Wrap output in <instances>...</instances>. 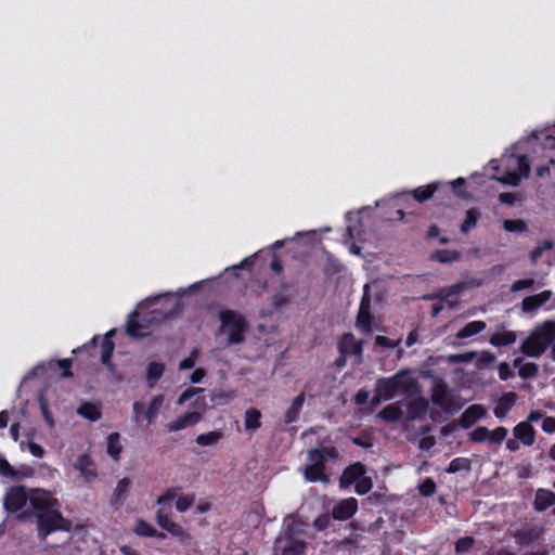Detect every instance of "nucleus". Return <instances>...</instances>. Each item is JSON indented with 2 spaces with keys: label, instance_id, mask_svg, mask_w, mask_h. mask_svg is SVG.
I'll use <instances>...</instances> for the list:
<instances>
[{
  "label": "nucleus",
  "instance_id": "f257e3e1",
  "mask_svg": "<svg viewBox=\"0 0 555 555\" xmlns=\"http://www.w3.org/2000/svg\"><path fill=\"white\" fill-rule=\"evenodd\" d=\"M30 514L37 519V531L41 539L55 531H69L72 521L63 517L60 512L61 504L50 492L31 489ZM29 513H22L21 518L28 517Z\"/></svg>",
  "mask_w": 555,
  "mask_h": 555
},
{
  "label": "nucleus",
  "instance_id": "f03ea898",
  "mask_svg": "<svg viewBox=\"0 0 555 555\" xmlns=\"http://www.w3.org/2000/svg\"><path fill=\"white\" fill-rule=\"evenodd\" d=\"M309 464L305 468V478L309 482L327 483L330 477L326 474V462L335 463L339 459L336 446L330 441L327 444H320L308 451Z\"/></svg>",
  "mask_w": 555,
  "mask_h": 555
},
{
  "label": "nucleus",
  "instance_id": "7ed1b4c3",
  "mask_svg": "<svg viewBox=\"0 0 555 555\" xmlns=\"http://www.w3.org/2000/svg\"><path fill=\"white\" fill-rule=\"evenodd\" d=\"M555 340V321L548 320L537 326L521 343L520 352L527 357L539 358Z\"/></svg>",
  "mask_w": 555,
  "mask_h": 555
},
{
  "label": "nucleus",
  "instance_id": "20e7f679",
  "mask_svg": "<svg viewBox=\"0 0 555 555\" xmlns=\"http://www.w3.org/2000/svg\"><path fill=\"white\" fill-rule=\"evenodd\" d=\"M219 332L227 335V345H238L245 341L249 324L246 318L232 309H222L219 312Z\"/></svg>",
  "mask_w": 555,
  "mask_h": 555
},
{
  "label": "nucleus",
  "instance_id": "39448f33",
  "mask_svg": "<svg viewBox=\"0 0 555 555\" xmlns=\"http://www.w3.org/2000/svg\"><path fill=\"white\" fill-rule=\"evenodd\" d=\"M177 311L170 310L168 312L152 310L146 315L141 317L138 311H133L129 314L126 333L132 338H143L150 334L153 325L160 324L162 322L173 318Z\"/></svg>",
  "mask_w": 555,
  "mask_h": 555
},
{
  "label": "nucleus",
  "instance_id": "423d86ee",
  "mask_svg": "<svg viewBox=\"0 0 555 555\" xmlns=\"http://www.w3.org/2000/svg\"><path fill=\"white\" fill-rule=\"evenodd\" d=\"M416 380L408 370H400L389 377H379L376 380V391L384 397V401L393 399L397 393H411L416 389Z\"/></svg>",
  "mask_w": 555,
  "mask_h": 555
},
{
  "label": "nucleus",
  "instance_id": "0eeeda50",
  "mask_svg": "<svg viewBox=\"0 0 555 555\" xmlns=\"http://www.w3.org/2000/svg\"><path fill=\"white\" fill-rule=\"evenodd\" d=\"M155 519L157 525L176 538L180 545L184 547L196 546V541L191 533L184 527L173 521L166 509L158 508L155 513Z\"/></svg>",
  "mask_w": 555,
  "mask_h": 555
},
{
  "label": "nucleus",
  "instance_id": "6e6552de",
  "mask_svg": "<svg viewBox=\"0 0 555 555\" xmlns=\"http://www.w3.org/2000/svg\"><path fill=\"white\" fill-rule=\"evenodd\" d=\"M31 489L24 486H12L8 489L3 499V506L8 513L14 514L22 511L27 502L30 503Z\"/></svg>",
  "mask_w": 555,
  "mask_h": 555
},
{
  "label": "nucleus",
  "instance_id": "1a4fd4ad",
  "mask_svg": "<svg viewBox=\"0 0 555 555\" xmlns=\"http://www.w3.org/2000/svg\"><path fill=\"white\" fill-rule=\"evenodd\" d=\"M431 402L448 413L453 412L455 409L454 397L450 392L448 384L442 378L436 379L433 384Z\"/></svg>",
  "mask_w": 555,
  "mask_h": 555
},
{
  "label": "nucleus",
  "instance_id": "9d476101",
  "mask_svg": "<svg viewBox=\"0 0 555 555\" xmlns=\"http://www.w3.org/2000/svg\"><path fill=\"white\" fill-rule=\"evenodd\" d=\"M372 324L373 314L371 312V296L364 289L356 319V326L361 332L370 334L372 332Z\"/></svg>",
  "mask_w": 555,
  "mask_h": 555
},
{
  "label": "nucleus",
  "instance_id": "9b49d317",
  "mask_svg": "<svg viewBox=\"0 0 555 555\" xmlns=\"http://www.w3.org/2000/svg\"><path fill=\"white\" fill-rule=\"evenodd\" d=\"M339 353H353L357 364L362 362L363 340H356L352 333L343 334L337 345Z\"/></svg>",
  "mask_w": 555,
  "mask_h": 555
},
{
  "label": "nucleus",
  "instance_id": "f8f14e48",
  "mask_svg": "<svg viewBox=\"0 0 555 555\" xmlns=\"http://www.w3.org/2000/svg\"><path fill=\"white\" fill-rule=\"evenodd\" d=\"M298 295V291L295 285H291L287 282L280 284V289L271 297V304L274 310L280 311L286 307L291 300Z\"/></svg>",
  "mask_w": 555,
  "mask_h": 555
},
{
  "label": "nucleus",
  "instance_id": "ddd939ff",
  "mask_svg": "<svg viewBox=\"0 0 555 555\" xmlns=\"http://www.w3.org/2000/svg\"><path fill=\"white\" fill-rule=\"evenodd\" d=\"M358 511V501L354 498H348L339 501L332 509V517L335 520L345 521L354 516Z\"/></svg>",
  "mask_w": 555,
  "mask_h": 555
},
{
  "label": "nucleus",
  "instance_id": "4468645a",
  "mask_svg": "<svg viewBox=\"0 0 555 555\" xmlns=\"http://www.w3.org/2000/svg\"><path fill=\"white\" fill-rule=\"evenodd\" d=\"M366 474V466L361 462H356L347 466L340 478L339 485L341 488H348L351 485H354L363 475Z\"/></svg>",
  "mask_w": 555,
  "mask_h": 555
},
{
  "label": "nucleus",
  "instance_id": "2eb2a0df",
  "mask_svg": "<svg viewBox=\"0 0 555 555\" xmlns=\"http://www.w3.org/2000/svg\"><path fill=\"white\" fill-rule=\"evenodd\" d=\"M131 490V480L128 477L120 479L109 499L113 508L119 509L126 502Z\"/></svg>",
  "mask_w": 555,
  "mask_h": 555
},
{
  "label": "nucleus",
  "instance_id": "dca6fc26",
  "mask_svg": "<svg viewBox=\"0 0 555 555\" xmlns=\"http://www.w3.org/2000/svg\"><path fill=\"white\" fill-rule=\"evenodd\" d=\"M116 334V330H109L103 337L101 341V362L111 371L115 370V365L112 362L113 352L115 349V344L113 341V337Z\"/></svg>",
  "mask_w": 555,
  "mask_h": 555
},
{
  "label": "nucleus",
  "instance_id": "f3484780",
  "mask_svg": "<svg viewBox=\"0 0 555 555\" xmlns=\"http://www.w3.org/2000/svg\"><path fill=\"white\" fill-rule=\"evenodd\" d=\"M487 414V410L481 404L469 405L460 416L459 423L462 428L472 427L477 421Z\"/></svg>",
  "mask_w": 555,
  "mask_h": 555
},
{
  "label": "nucleus",
  "instance_id": "a211bd4d",
  "mask_svg": "<svg viewBox=\"0 0 555 555\" xmlns=\"http://www.w3.org/2000/svg\"><path fill=\"white\" fill-rule=\"evenodd\" d=\"M518 396L514 391H508L503 393L496 401V404L493 409V414L496 418H504L512 408L515 405Z\"/></svg>",
  "mask_w": 555,
  "mask_h": 555
},
{
  "label": "nucleus",
  "instance_id": "6ab92c4d",
  "mask_svg": "<svg viewBox=\"0 0 555 555\" xmlns=\"http://www.w3.org/2000/svg\"><path fill=\"white\" fill-rule=\"evenodd\" d=\"M202 420V412L192 411L186 412L183 415L179 416L176 421L167 424V429L169 431H179L186 427L193 426L197 424Z\"/></svg>",
  "mask_w": 555,
  "mask_h": 555
},
{
  "label": "nucleus",
  "instance_id": "aec40b11",
  "mask_svg": "<svg viewBox=\"0 0 555 555\" xmlns=\"http://www.w3.org/2000/svg\"><path fill=\"white\" fill-rule=\"evenodd\" d=\"M551 297V291H543L537 295L527 296L522 299L521 308L524 312H532L548 301Z\"/></svg>",
  "mask_w": 555,
  "mask_h": 555
},
{
  "label": "nucleus",
  "instance_id": "412c9836",
  "mask_svg": "<svg viewBox=\"0 0 555 555\" xmlns=\"http://www.w3.org/2000/svg\"><path fill=\"white\" fill-rule=\"evenodd\" d=\"M428 408L429 402L424 397H418L414 400H411L408 404V420L414 421L424 417L428 412Z\"/></svg>",
  "mask_w": 555,
  "mask_h": 555
},
{
  "label": "nucleus",
  "instance_id": "4be33fe9",
  "mask_svg": "<svg viewBox=\"0 0 555 555\" xmlns=\"http://www.w3.org/2000/svg\"><path fill=\"white\" fill-rule=\"evenodd\" d=\"M514 436L525 446H532L535 440V430L528 422L518 423L513 429Z\"/></svg>",
  "mask_w": 555,
  "mask_h": 555
},
{
  "label": "nucleus",
  "instance_id": "5701e85b",
  "mask_svg": "<svg viewBox=\"0 0 555 555\" xmlns=\"http://www.w3.org/2000/svg\"><path fill=\"white\" fill-rule=\"evenodd\" d=\"M74 467L80 472V474L89 479V478H95L96 477V468L93 460L91 456L87 453L80 454L75 464Z\"/></svg>",
  "mask_w": 555,
  "mask_h": 555
},
{
  "label": "nucleus",
  "instance_id": "b1692460",
  "mask_svg": "<svg viewBox=\"0 0 555 555\" xmlns=\"http://www.w3.org/2000/svg\"><path fill=\"white\" fill-rule=\"evenodd\" d=\"M133 532L139 537L156 538L159 540L166 539V534L164 532L156 530L151 524L142 518L137 519Z\"/></svg>",
  "mask_w": 555,
  "mask_h": 555
},
{
  "label": "nucleus",
  "instance_id": "393cba45",
  "mask_svg": "<svg viewBox=\"0 0 555 555\" xmlns=\"http://www.w3.org/2000/svg\"><path fill=\"white\" fill-rule=\"evenodd\" d=\"M77 414L90 422H96L102 417L101 404L85 401L78 406Z\"/></svg>",
  "mask_w": 555,
  "mask_h": 555
},
{
  "label": "nucleus",
  "instance_id": "a878e982",
  "mask_svg": "<svg viewBox=\"0 0 555 555\" xmlns=\"http://www.w3.org/2000/svg\"><path fill=\"white\" fill-rule=\"evenodd\" d=\"M513 366L518 369V375L522 379H532L539 374V365L537 363L524 362L521 358L514 359Z\"/></svg>",
  "mask_w": 555,
  "mask_h": 555
},
{
  "label": "nucleus",
  "instance_id": "bb28decb",
  "mask_svg": "<svg viewBox=\"0 0 555 555\" xmlns=\"http://www.w3.org/2000/svg\"><path fill=\"white\" fill-rule=\"evenodd\" d=\"M282 555H304L307 548V542L297 538H283Z\"/></svg>",
  "mask_w": 555,
  "mask_h": 555
},
{
  "label": "nucleus",
  "instance_id": "cd10ccee",
  "mask_svg": "<svg viewBox=\"0 0 555 555\" xmlns=\"http://www.w3.org/2000/svg\"><path fill=\"white\" fill-rule=\"evenodd\" d=\"M305 393L301 392L297 397L294 398L292 401L291 406L287 409V411L284 414V423L285 424H292L299 420L304 403H305Z\"/></svg>",
  "mask_w": 555,
  "mask_h": 555
},
{
  "label": "nucleus",
  "instance_id": "c85d7f7f",
  "mask_svg": "<svg viewBox=\"0 0 555 555\" xmlns=\"http://www.w3.org/2000/svg\"><path fill=\"white\" fill-rule=\"evenodd\" d=\"M555 504V493L547 489H539L535 493L533 506L538 512H543Z\"/></svg>",
  "mask_w": 555,
  "mask_h": 555
},
{
  "label": "nucleus",
  "instance_id": "c756f323",
  "mask_svg": "<svg viewBox=\"0 0 555 555\" xmlns=\"http://www.w3.org/2000/svg\"><path fill=\"white\" fill-rule=\"evenodd\" d=\"M403 416V412L399 403L387 404L378 412V417L386 423H396Z\"/></svg>",
  "mask_w": 555,
  "mask_h": 555
},
{
  "label": "nucleus",
  "instance_id": "7c9ffc66",
  "mask_svg": "<svg viewBox=\"0 0 555 555\" xmlns=\"http://www.w3.org/2000/svg\"><path fill=\"white\" fill-rule=\"evenodd\" d=\"M120 438V434L117 431L111 433L106 438V453L115 461L120 459L122 452Z\"/></svg>",
  "mask_w": 555,
  "mask_h": 555
},
{
  "label": "nucleus",
  "instance_id": "2f4dec72",
  "mask_svg": "<svg viewBox=\"0 0 555 555\" xmlns=\"http://www.w3.org/2000/svg\"><path fill=\"white\" fill-rule=\"evenodd\" d=\"M262 414L258 409L250 408L245 411L244 414V426L248 431H256L261 427Z\"/></svg>",
  "mask_w": 555,
  "mask_h": 555
},
{
  "label": "nucleus",
  "instance_id": "473e14b6",
  "mask_svg": "<svg viewBox=\"0 0 555 555\" xmlns=\"http://www.w3.org/2000/svg\"><path fill=\"white\" fill-rule=\"evenodd\" d=\"M516 333L513 331H503L490 336L489 343L494 347H505L516 341Z\"/></svg>",
  "mask_w": 555,
  "mask_h": 555
},
{
  "label": "nucleus",
  "instance_id": "72a5a7b5",
  "mask_svg": "<svg viewBox=\"0 0 555 555\" xmlns=\"http://www.w3.org/2000/svg\"><path fill=\"white\" fill-rule=\"evenodd\" d=\"M483 321H472L465 324L456 334V338L466 339L481 333L486 328Z\"/></svg>",
  "mask_w": 555,
  "mask_h": 555
},
{
  "label": "nucleus",
  "instance_id": "f704fd0d",
  "mask_svg": "<svg viewBox=\"0 0 555 555\" xmlns=\"http://www.w3.org/2000/svg\"><path fill=\"white\" fill-rule=\"evenodd\" d=\"M480 216L481 214L478 208L473 207L467 209L465 212V219L460 227L461 232L467 234L473 229H475L478 223V220L480 219Z\"/></svg>",
  "mask_w": 555,
  "mask_h": 555
},
{
  "label": "nucleus",
  "instance_id": "c9c22d12",
  "mask_svg": "<svg viewBox=\"0 0 555 555\" xmlns=\"http://www.w3.org/2000/svg\"><path fill=\"white\" fill-rule=\"evenodd\" d=\"M439 182H431L425 186L416 188L412 191V195L418 203H424L433 197L438 190Z\"/></svg>",
  "mask_w": 555,
  "mask_h": 555
},
{
  "label": "nucleus",
  "instance_id": "e433bc0d",
  "mask_svg": "<svg viewBox=\"0 0 555 555\" xmlns=\"http://www.w3.org/2000/svg\"><path fill=\"white\" fill-rule=\"evenodd\" d=\"M165 372V365L160 362L153 361L149 363L146 369V379L150 387H153L159 380Z\"/></svg>",
  "mask_w": 555,
  "mask_h": 555
},
{
  "label": "nucleus",
  "instance_id": "4c0bfd02",
  "mask_svg": "<svg viewBox=\"0 0 555 555\" xmlns=\"http://www.w3.org/2000/svg\"><path fill=\"white\" fill-rule=\"evenodd\" d=\"M181 490V487H171L165 490L164 493L158 496L156 504L159 506V508H164L169 513V509L171 508V502L176 499Z\"/></svg>",
  "mask_w": 555,
  "mask_h": 555
},
{
  "label": "nucleus",
  "instance_id": "58836bf2",
  "mask_svg": "<svg viewBox=\"0 0 555 555\" xmlns=\"http://www.w3.org/2000/svg\"><path fill=\"white\" fill-rule=\"evenodd\" d=\"M163 402H164L163 395H157L151 400V402L149 403L147 409L145 411V414H144V418L147 421V424H152L155 421V418L163 405Z\"/></svg>",
  "mask_w": 555,
  "mask_h": 555
},
{
  "label": "nucleus",
  "instance_id": "ea45409f",
  "mask_svg": "<svg viewBox=\"0 0 555 555\" xmlns=\"http://www.w3.org/2000/svg\"><path fill=\"white\" fill-rule=\"evenodd\" d=\"M222 437L223 433L221 430H212L198 435L195 441L201 447L216 446Z\"/></svg>",
  "mask_w": 555,
  "mask_h": 555
},
{
  "label": "nucleus",
  "instance_id": "a19ab883",
  "mask_svg": "<svg viewBox=\"0 0 555 555\" xmlns=\"http://www.w3.org/2000/svg\"><path fill=\"white\" fill-rule=\"evenodd\" d=\"M460 258V253L449 249H437L431 254V259L440 263H450Z\"/></svg>",
  "mask_w": 555,
  "mask_h": 555
},
{
  "label": "nucleus",
  "instance_id": "79ce46f5",
  "mask_svg": "<svg viewBox=\"0 0 555 555\" xmlns=\"http://www.w3.org/2000/svg\"><path fill=\"white\" fill-rule=\"evenodd\" d=\"M472 466V461L467 457H455L453 459L448 467L446 468V472L448 474H455L462 470H469Z\"/></svg>",
  "mask_w": 555,
  "mask_h": 555
},
{
  "label": "nucleus",
  "instance_id": "37998d69",
  "mask_svg": "<svg viewBox=\"0 0 555 555\" xmlns=\"http://www.w3.org/2000/svg\"><path fill=\"white\" fill-rule=\"evenodd\" d=\"M466 288V284L463 282L455 283L449 287L441 288L436 296L433 298H439L440 300H446L451 296H456L461 294Z\"/></svg>",
  "mask_w": 555,
  "mask_h": 555
},
{
  "label": "nucleus",
  "instance_id": "c03bdc74",
  "mask_svg": "<svg viewBox=\"0 0 555 555\" xmlns=\"http://www.w3.org/2000/svg\"><path fill=\"white\" fill-rule=\"evenodd\" d=\"M503 228L507 232L522 233V232L527 231V224L521 219L504 220Z\"/></svg>",
  "mask_w": 555,
  "mask_h": 555
},
{
  "label": "nucleus",
  "instance_id": "a18cd8bd",
  "mask_svg": "<svg viewBox=\"0 0 555 555\" xmlns=\"http://www.w3.org/2000/svg\"><path fill=\"white\" fill-rule=\"evenodd\" d=\"M450 184H451L453 193L457 197L463 198V199H467L469 197V194L466 191L465 178L460 177V178L455 179L454 181H452Z\"/></svg>",
  "mask_w": 555,
  "mask_h": 555
},
{
  "label": "nucleus",
  "instance_id": "49530a36",
  "mask_svg": "<svg viewBox=\"0 0 555 555\" xmlns=\"http://www.w3.org/2000/svg\"><path fill=\"white\" fill-rule=\"evenodd\" d=\"M553 243L551 241H543L539 243L531 251H530V260L532 263H537V261L541 258L545 250L553 248Z\"/></svg>",
  "mask_w": 555,
  "mask_h": 555
},
{
  "label": "nucleus",
  "instance_id": "de8ad7c7",
  "mask_svg": "<svg viewBox=\"0 0 555 555\" xmlns=\"http://www.w3.org/2000/svg\"><path fill=\"white\" fill-rule=\"evenodd\" d=\"M437 486L433 478H425L418 486V492L423 496H431L436 492Z\"/></svg>",
  "mask_w": 555,
  "mask_h": 555
},
{
  "label": "nucleus",
  "instance_id": "09e8293b",
  "mask_svg": "<svg viewBox=\"0 0 555 555\" xmlns=\"http://www.w3.org/2000/svg\"><path fill=\"white\" fill-rule=\"evenodd\" d=\"M490 430L487 427L479 426L469 434V440L476 443L485 442L489 440Z\"/></svg>",
  "mask_w": 555,
  "mask_h": 555
},
{
  "label": "nucleus",
  "instance_id": "8fccbe9b",
  "mask_svg": "<svg viewBox=\"0 0 555 555\" xmlns=\"http://www.w3.org/2000/svg\"><path fill=\"white\" fill-rule=\"evenodd\" d=\"M195 502V495L194 494H186L179 496L176 501V509L179 513L186 512Z\"/></svg>",
  "mask_w": 555,
  "mask_h": 555
},
{
  "label": "nucleus",
  "instance_id": "3c124183",
  "mask_svg": "<svg viewBox=\"0 0 555 555\" xmlns=\"http://www.w3.org/2000/svg\"><path fill=\"white\" fill-rule=\"evenodd\" d=\"M372 488H373V481L370 477H366L365 475H363V477H361V479H359L354 483V490L359 495L366 494L367 492L371 491Z\"/></svg>",
  "mask_w": 555,
  "mask_h": 555
},
{
  "label": "nucleus",
  "instance_id": "603ef678",
  "mask_svg": "<svg viewBox=\"0 0 555 555\" xmlns=\"http://www.w3.org/2000/svg\"><path fill=\"white\" fill-rule=\"evenodd\" d=\"M475 544L473 537H462L455 542V552L459 554L468 552Z\"/></svg>",
  "mask_w": 555,
  "mask_h": 555
},
{
  "label": "nucleus",
  "instance_id": "864d4df0",
  "mask_svg": "<svg viewBox=\"0 0 555 555\" xmlns=\"http://www.w3.org/2000/svg\"><path fill=\"white\" fill-rule=\"evenodd\" d=\"M514 537L520 546L529 545L534 539L533 530H517Z\"/></svg>",
  "mask_w": 555,
  "mask_h": 555
},
{
  "label": "nucleus",
  "instance_id": "5fc2aeb1",
  "mask_svg": "<svg viewBox=\"0 0 555 555\" xmlns=\"http://www.w3.org/2000/svg\"><path fill=\"white\" fill-rule=\"evenodd\" d=\"M283 534L284 538H297L305 534V529L301 524L293 521L285 527Z\"/></svg>",
  "mask_w": 555,
  "mask_h": 555
},
{
  "label": "nucleus",
  "instance_id": "6e6d98bb",
  "mask_svg": "<svg viewBox=\"0 0 555 555\" xmlns=\"http://www.w3.org/2000/svg\"><path fill=\"white\" fill-rule=\"evenodd\" d=\"M15 468L7 461L5 457L0 455V475L7 478L15 479Z\"/></svg>",
  "mask_w": 555,
  "mask_h": 555
},
{
  "label": "nucleus",
  "instance_id": "4d7b16f0",
  "mask_svg": "<svg viewBox=\"0 0 555 555\" xmlns=\"http://www.w3.org/2000/svg\"><path fill=\"white\" fill-rule=\"evenodd\" d=\"M507 433L508 431L505 427L499 426L490 431L489 441L495 444H501L505 440Z\"/></svg>",
  "mask_w": 555,
  "mask_h": 555
},
{
  "label": "nucleus",
  "instance_id": "13d9d810",
  "mask_svg": "<svg viewBox=\"0 0 555 555\" xmlns=\"http://www.w3.org/2000/svg\"><path fill=\"white\" fill-rule=\"evenodd\" d=\"M331 518H332V514H327V513H323L321 515H319L314 521H313V527L318 530V531H323L325 530L330 524H331Z\"/></svg>",
  "mask_w": 555,
  "mask_h": 555
},
{
  "label": "nucleus",
  "instance_id": "bf43d9fd",
  "mask_svg": "<svg viewBox=\"0 0 555 555\" xmlns=\"http://www.w3.org/2000/svg\"><path fill=\"white\" fill-rule=\"evenodd\" d=\"M534 285L533 279H522L515 281L512 286L511 291L513 293L520 292L522 289L531 288Z\"/></svg>",
  "mask_w": 555,
  "mask_h": 555
},
{
  "label": "nucleus",
  "instance_id": "052dcab7",
  "mask_svg": "<svg viewBox=\"0 0 555 555\" xmlns=\"http://www.w3.org/2000/svg\"><path fill=\"white\" fill-rule=\"evenodd\" d=\"M374 343L378 347L390 349L396 348L399 345L400 340L395 341L386 336L377 335L374 338Z\"/></svg>",
  "mask_w": 555,
  "mask_h": 555
},
{
  "label": "nucleus",
  "instance_id": "680f3d73",
  "mask_svg": "<svg viewBox=\"0 0 555 555\" xmlns=\"http://www.w3.org/2000/svg\"><path fill=\"white\" fill-rule=\"evenodd\" d=\"M59 367L62 370V377L69 378L73 376V373L70 371L73 365V360L69 358L61 359L57 361Z\"/></svg>",
  "mask_w": 555,
  "mask_h": 555
},
{
  "label": "nucleus",
  "instance_id": "e2e57ef3",
  "mask_svg": "<svg viewBox=\"0 0 555 555\" xmlns=\"http://www.w3.org/2000/svg\"><path fill=\"white\" fill-rule=\"evenodd\" d=\"M132 411H133V421L137 423V424H141L143 418H144V403L140 402V401H135L133 404H132Z\"/></svg>",
  "mask_w": 555,
  "mask_h": 555
},
{
  "label": "nucleus",
  "instance_id": "0e129e2a",
  "mask_svg": "<svg viewBox=\"0 0 555 555\" xmlns=\"http://www.w3.org/2000/svg\"><path fill=\"white\" fill-rule=\"evenodd\" d=\"M499 377L501 380H507L514 376V372L506 362H501L498 366Z\"/></svg>",
  "mask_w": 555,
  "mask_h": 555
},
{
  "label": "nucleus",
  "instance_id": "69168bd1",
  "mask_svg": "<svg viewBox=\"0 0 555 555\" xmlns=\"http://www.w3.org/2000/svg\"><path fill=\"white\" fill-rule=\"evenodd\" d=\"M520 180V175L515 171H508L506 175H504L500 181L504 184L508 185H517Z\"/></svg>",
  "mask_w": 555,
  "mask_h": 555
},
{
  "label": "nucleus",
  "instance_id": "338daca9",
  "mask_svg": "<svg viewBox=\"0 0 555 555\" xmlns=\"http://www.w3.org/2000/svg\"><path fill=\"white\" fill-rule=\"evenodd\" d=\"M499 201L502 204H505L508 206H514L516 204V202L518 201V196L516 193L503 192L499 195Z\"/></svg>",
  "mask_w": 555,
  "mask_h": 555
},
{
  "label": "nucleus",
  "instance_id": "774afa93",
  "mask_svg": "<svg viewBox=\"0 0 555 555\" xmlns=\"http://www.w3.org/2000/svg\"><path fill=\"white\" fill-rule=\"evenodd\" d=\"M495 361L494 353L490 351H483L480 357L478 358L477 364L478 366H487L489 364H492Z\"/></svg>",
  "mask_w": 555,
  "mask_h": 555
}]
</instances>
